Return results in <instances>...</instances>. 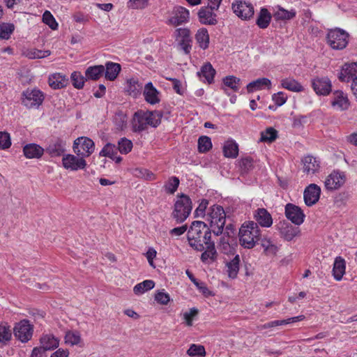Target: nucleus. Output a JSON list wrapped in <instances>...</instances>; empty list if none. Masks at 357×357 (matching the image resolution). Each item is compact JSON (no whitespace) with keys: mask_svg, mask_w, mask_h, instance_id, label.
<instances>
[{"mask_svg":"<svg viewBox=\"0 0 357 357\" xmlns=\"http://www.w3.org/2000/svg\"><path fill=\"white\" fill-rule=\"evenodd\" d=\"M179 183L178 178L176 176L170 177L164 185L165 192L171 195L174 194L176 191Z\"/></svg>","mask_w":357,"mask_h":357,"instance_id":"obj_52","label":"nucleus"},{"mask_svg":"<svg viewBox=\"0 0 357 357\" xmlns=\"http://www.w3.org/2000/svg\"><path fill=\"white\" fill-rule=\"evenodd\" d=\"M174 36L178 42L191 40L190 31L187 28H178L174 31Z\"/></svg>","mask_w":357,"mask_h":357,"instance_id":"obj_53","label":"nucleus"},{"mask_svg":"<svg viewBox=\"0 0 357 357\" xmlns=\"http://www.w3.org/2000/svg\"><path fill=\"white\" fill-rule=\"evenodd\" d=\"M105 67L102 65L89 66L85 71L86 79L98 80L104 74Z\"/></svg>","mask_w":357,"mask_h":357,"instance_id":"obj_34","label":"nucleus"},{"mask_svg":"<svg viewBox=\"0 0 357 357\" xmlns=\"http://www.w3.org/2000/svg\"><path fill=\"white\" fill-rule=\"evenodd\" d=\"M271 14L265 8H262L260 10L259 16L257 19L256 24L261 29H266L268 26L271 20Z\"/></svg>","mask_w":357,"mask_h":357,"instance_id":"obj_39","label":"nucleus"},{"mask_svg":"<svg viewBox=\"0 0 357 357\" xmlns=\"http://www.w3.org/2000/svg\"><path fill=\"white\" fill-rule=\"evenodd\" d=\"M73 151L84 158L90 156L95 150V144L92 139L86 137L76 139L73 144Z\"/></svg>","mask_w":357,"mask_h":357,"instance_id":"obj_6","label":"nucleus"},{"mask_svg":"<svg viewBox=\"0 0 357 357\" xmlns=\"http://www.w3.org/2000/svg\"><path fill=\"white\" fill-rule=\"evenodd\" d=\"M234 240L229 236L223 234L220 238V242L218 245V249L224 254L229 255L233 254L235 251Z\"/></svg>","mask_w":357,"mask_h":357,"instance_id":"obj_24","label":"nucleus"},{"mask_svg":"<svg viewBox=\"0 0 357 357\" xmlns=\"http://www.w3.org/2000/svg\"><path fill=\"white\" fill-rule=\"evenodd\" d=\"M223 84L232 89L234 91H238L241 85V79L235 76L229 75L223 78Z\"/></svg>","mask_w":357,"mask_h":357,"instance_id":"obj_50","label":"nucleus"},{"mask_svg":"<svg viewBox=\"0 0 357 357\" xmlns=\"http://www.w3.org/2000/svg\"><path fill=\"white\" fill-rule=\"evenodd\" d=\"M187 354L190 357H204L206 353L204 346L192 344L187 351Z\"/></svg>","mask_w":357,"mask_h":357,"instance_id":"obj_49","label":"nucleus"},{"mask_svg":"<svg viewBox=\"0 0 357 357\" xmlns=\"http://www.w3.org/2000/svg\"><path fill=\"white\" fill-rule=\"evenodd\" d=\"M212 148L211 139L207 136H201L198 139V151L200 153H206Z\"/></svg>","mask_w":357,"mask_h":357,"instance_id":"obj_54","label":"nucleus"},{"mask_svg":"<svg viewBox=\"0 0 357 357\" xmlns=\"http://www.w3.org/2000/svg\"><path fill=\"white\" fill-rule=\"evenodd\" d=\"M321 188L317 184L312 183L307 186L303 192L304 202L307 206L315 204L319 199Z\"/></svg>","mask_w":357,"mask_h":357,"instance_id":"obj_17","label":"nucleus"},{"mask_svg":"<svg viewBox=\"0 0 357 357\" xmlns=\"http://www.w3.org/2000/svg\"><path fill=\"white\" fill-rule=\"evenodd\" d=\"M142 88V84H140L137 79L131 78L128 79L126 91L129 95L134 98L137 97L141 93Z\"/></svg>","mask_w":357,"mask_h":357,"instance_id":"obj_38","label":"nucleus"},{"mask_svg":"<svg viewBox=\"0 0 357 357\" xmlns=\"http://www.w3.org/2000/svg\"><path fill=\"white\" fill-rule=\"evenodd\" d=\"M345 175L339 171H333L326 178L325 187L328 190H334L340 188L345 182Z\"/></svg>","mask_w":357,"mask_h":357,"instance_id":"obj_16","label":"nucleus"},{"mask_svg":"<svg viewBox=\"0 0 357 357\" xmlns=\"http://www.w3.org/2000/svg\"><path fill=\"white\" fill-rule=\"evenodd\" d=\"M281 86L293 92H301L304 90L303 86L298 81L291 77L282 79Z\"/></svg>","mask_w":357,"mask_h":357,"instance_id":"obj_37","label":"nucleus"},{"mask_svg":"<svg viewBox=\"0 0 357 357\" xmlns=\"http://www.w3.org/2000/svg\"><path fill=\"white\" fill-rule=\"evenodd\" d=\"M192 208V206L190 198L182 194L177 197L172 217L176 220V223H182L188 218L191 213Z\"/></svg>","mask_w":357,"mask_h":357,"instance_id":"obj_4","label":"nucleus"},{"mask_svg":"<svg viewBox=\"0 0 357 357\" xmlns=\"http://www.w3.org/2000/svg\"><path fill=\"white\" fill-rule=\"evenodd\" d=\"M132 148V142L126 137L121 138L118 142V149L122 154L128 153Z\"/></svg>","mask_w":357,"mask_h":357,"instance_id":"obj_58","label":"nucleus"},{"mask_svg":"<svg viewBox=\"0 0 357 357\" xmlns=\"http://www.w3.org/2000/svg\"><path fill=\"white\" fill-rule=\"evenodd\" d=\"M296 16L294 10H287L281 6H278V10L274 13V17L277 20H288Z\"/></svg>","mask_w":357,"mask_h":357,"instance_id":"obj_45","label":"nucleus"},{"mask_svg":"<svg viewBox=\"0 0 357 357\" xmlns=\"http://www.w3.org/2000/svg\"><path fill=\"white\" fill-rule=\"evenodd\" d=\"M206 250L201 255V260L204 263H208V260L213 261L217 257V252L215 248V243L213 241H209L204 244Z\"/></svg>","mask_w":357,"mask_h":357,"instance_id":"obj_32","label":"nucleus"},{"mask_svg":"<svg viewBox=\"0 0 357 357\" xmlns=\"http://www.w3.org/2000/svg\"><path fill=\"white\" fill-rule=\"evenodd\" d=\"M326 42L333 50H343L348 44L349 34L344 30L339 28L331 29L327 33Z\"/></svg>","mask_w":357,"mask_h":357,"instance_id":"obj_5","label":"nucleus"},{"mask_svg":"<svg viewBox=\"0 0 357 357\" xmlns=\"http://www.w3.org/2000/svg\"><path fill=\"white\" fill-rule=\"evenodd\" d=\"M23 153L27 158H40L44 153V149L34 143L28 144L24 146Z\"/></svg>","mask_w":357,"mask_h":357,"instance_id":"obj_26","label":"nucleus"},{"mask_svg":"<svg viewBox=\"0 0 357 357\" xmlns=\"http://www.w3.org/2000/svg\"><path fill=\"white\" fill-rule=\"evenodd\" d=\"M71 82L73 86L76 89H82L86 79V77H84L80 72L75 71L71 74L70 76Z\"/></svg>","mask_w":357,"mask_h":357,"instance_id":"obj_55","label":"nucleus"},{"mask_svg":"<svg viewBox=\"0 0 357 357\" xmlns=\"http://www.w3.org/2000/svg\"><path fill=\"white\" fill-rule=\"evenodd\" d=\"M213 9L209 6L202 7L198 12V17L202 24L215 25L218 21L216 15L213 13Z\"/></svg>","mask_w":357,"mask_h":357,"instance_id":"obj_21","label":"nucleus"},{"mask_svg":"<svg viewBox=\"0 0 357 357\" xmlns=\"http://www.w3.org/2000/svg\"><path fill=\"white\" fill-rule=\"evenodd\" d=\"M189 20V10L183 6H176L171 11L166 23L169 25L178 26L183 24L188 23Z\"/></svg>","mask_w":357,"mask_h":357,"instance_id":"obj_8","label":"nucleus"},{"mask_svg":"<svg viewBox=\"0 0 357 357\" xmlns=\"http://www.w3.org/2000/svg\"><path fill=\"white\" fill-rule=\"evenodd\" d=\"M147 126L157 127L161 122L162 114L159 112H145Z\"/></svg>","mask_w":357,"mask_h":357,"instance_id":"obj_47","label":"nucleus"},{"mask_svg":"<svg viewBox=\"0 0 357 357\" xmlns=\"http://www.w3.org/2000/svg\"><path fill=\"white\" fill-rule=\"evenodd\" d=\"M208 205V201L207 199H202L199 203L198 207L195 211V216L197 218L204 217L206 215L205 213L207 206Z\"/></svg>","mask_w":357,"mask_h":357,"instance_id":"obj_62","label":"nucleus"},{"mask_svg":"<svg viewBox=\"0 0 357 357\" xmlns=\"http://www.w3.org/2000/svg\"><path fill=\"white\" fill-rule=\"evenodd\" d=\"M285 215L289 220L296 225L303 224L305 217L303 210L293 204H287L285 206Z\"/></svg>","mask_w":357,"mask_h":357,"instance_id":"obj_14","label":"nucleus"},{"mask_svg":"<svg viewBox=\"0 0 357 357\" xmlns=\"http://www.w3.org/2000/svg\"><path fill=\"white\" fill-rule=\"evenodd\" d=\"M303 170L307 175L312 176L319 172L320 161L312 155H306L302 159Z\"/></svg>","mask_w":357,"mask_h":357,"instance_id":"obj_19","label":"nucleus"},{"mask_svg":"<svg viewBox=\"0 0 357 357\" xmlns=\"http://www.w3.org/2000/svg\"><path fill=\"white\" fill-rule=\"evenodd\" d=\"M346 261L341 257L335 259L333 268V275L335 280L340 281L345 274Z\"/></svg>","mask_w":357,"mask_h":357,"instance_id":"obj_27","label":"nucleus"},{"mask_svg":"<svg viewBox=\"0 0 357 357\" xmlns=\"http://www.w3.org/2000/svg\"><path fill=\"white\" fill-rule=\"evenodd\" d=\"M12 338L10 326L8 323L2 321L0 323V343L6 344Z\"/></svg>","mask_w":357,"mask_h":357,"instance_id":"obj_41","label":"nucleus"},{"mask_svg":"<svg viewBox=\"0 0 357 357\" xmlns=\"http://www.w3.org/2000/svg\"><path fill=\"white\" fill-rule=\"evenodd\" d=\"M155 286V282L151 280H146L136 284L134 287L133 291L135 294H142L145 291L152 289Z\"/></svg>","mask_w":357,"mask_h":357,"instance_id":"obj_48","label":"nucleus"},{"mask_svg":"<svg viewBox=\"0 0 357 357\" xmlns=\"http://www.w3.org/2000/svg\"><path fill=\"white\" fill-rule=\"evenodd\" d=\"M265 88H267L268 89L271 88V81L266 77L259 78L250 82L247 85V90L248 93L262 90Z\"/></svg>","mask_w":357,"mask_h":357,"instance_id":"obj_28","label":"nucleus"},{"mask_svg":"<svg viewBox=\"0 0 357 357\" xmlns=\"http://www.w3.org/2000/svg\"><path fill=\"white\" fill-rule=\"evenodd\" d=\"M215 73L211 63L207 62L202 66L200 71L197 72V75L199 78L204 77L206 82L211 84L213 82Z\"/></svg>","mask_w":357,"mask_h":357,"instance_id":"obj_33","label":"nucleus"},{"mask_svg":"<svg viewBox=\"0 0 357 357\" xmlns=\"http://www.w3.org/2000/svg\"><path fill=\"white\" fill-rule=\"evenodd\" d=\"M198 314V310L192 307L191 308L189 312H185L183 314V318L186 322V324L189 326H191L192 325V321L193 318L197 316Z\"/></svg>","mask_w":357,"mask_h":357,"instance_id":"obj_63","label":"nucleus"},{"mask_svg":"<svg viewBox=\"0 0 357 357\" xmlns=\"http://www.w3.org/2000/svg\"><path fill=\"white\" fill-rule=\"evenodd\" d=\"M287 99V96L284 92L280 91L274 93L272 96V100L275 102L277 106H282L284 105Z\"/></svg>","mask_w":357,"mask_h":357,"instance_id":"obj_64","label":"nucleus"},{"mask_svg":"<svg viewBox=\"0 0 357 357\" xmlns=\"http://www.w3.org/2000/svg\"><path fill=\"white\" fill-rule=\"evenodd\" d=\"M278 137V131L272 128H267L264 131L261 132L260 141L263 142L271 143Z\"/></svg>","mask_w":357,"mask_h":357,"instance_id":"obj_46","label":"nucleus"},{"mask_svg":"<svg viewBox=\"0 0 357 357\" xmlns=\"http://www.w3.org/2000/svg\"><path fill=\"white\" fill-rule=\"evenodd\" d=\"M338 78L342 82L354 84L357 80V63H347L343 65Z\"/></svg>","mask_w":357,"mask_h":357,"instance_id":"obj_13","label":"nucleus"},{"mask_svg":"<svg viewBox=\"0 0 357 357\" xmlns=\"http://www.w3.org/2000/svg\"><path fill=\"white\" fill-rule=\"evenodd\" d=\"M105 77L109 81H114L121 71V65L117 63L108 61L105 63Z\"/></svg>","mask_w":357,"mask_h":357,"instance_id":"obj_30","label":"nucleus"},{"mask_svg":"<svg viewBox=\"0 0 357 357\" xmlns=\"http://www.w3.org/2000/svg\"><path fill=\"white\" fill-rule=\"evenodd\" d=\"M195 40L201 49H207L209 45V35L207 29H199L195 34Z\"/></svg>","mask_w":357,"mask_h":357,"instance_id":"obj_36","label":"nucleus"},{"mask_svg":"<svg viewBox=\"0 0 357 357\" xmlns=\"http://www.w3.org/2000/svg\"><path fill=\"white\" fill-rule=\"evenodd\" d=\"M311 84L319 96H328L332 91V83L328 77H316L312 79Z\"/></svg>","mask_w":357,"mask_h":357,"instance_id":"obj_12","label":"nucleus"},{"mask_svg":"<svg viewBox=\"0 0 357 357\" xmlns=\"http://www.w3.org/2000/svg\"><path fill=\"white\" fill-rule=\"evenodd\" d=\"M224 156L229 158H236L238 155V145L234 140L225 142L223 146Z\"/></svg>","mask_w":357,"mask_h":357,"instance_id":"obj_35","label":"nucleus"},{"mask_svg":"<svg viewBox=\"0 0 357 357\" xmlns=\"http://www.w3.org/2000/svg\"><path fill=\"white\" fill-rule=\"evenodd\" d=\"M48 82L51 88L59 89L65 87L68 82V79L66 75L61 73H54L49 77Z\"/></svg>","mask_w":357,"mask_h":357,"instance_id":"obj_29","label":"nucleus"},{"mask_svg":"<svg viewBox=\"0 0 357 357\" xmlns=\"http://www.w3.org/2000/svg\"><path fill=\"white\" fill-rule=\"evenodd\" d=\"M332 107L337 111L347 110L350 107V101L348 98V95L342 91L337 90L333 93Z\"/></svg>","mask_w":357,"mask_h":357,"instance_id":"obj_15","label":"nucleus"},{"mask_svg":"<svg viewBox=\"0 0 357 357\" xmlns=\"http://www.w3.org/2000/svg\"><path fill=\"white\" fill-rule=\"evenodd\" d=\"M51 54L50 50H40L37 49H27L23 51L22 55L29 59H43Z\"/></svg>","mask_w":357,"mask_h":357,"instance_id":"obj_40","label":"nucleus"},{"mask_svg":"<svg viewBox=\"0 0 357 357\" xmlns=\"http://www.w3.org/2000/svg\"><path fill=\"white\" fill-rule=\"evenodd\" d=\"M127 116L123 112H117L114 116V122L119 130H123L127 123Z\"/></svg>","mask_w":357,"mask_h":357,"instance_id":"obj_56","label":"nucleus"},{"mask_svg":"<svg viewBox=\"0 0 357 357\" xmlns=\"http://www.w3.org/2000/svg\"><path fill=\"white\" fill-rule=\"evenodd\" d=\"M238 165L241 174H247L253 167V160L250 157L241 158L238 161Z\"/></svg>","mask_w":357,"mask_h":357,"instance_id":"obj_57","label":"nucleus"},{"mask_svg":"<svg viewBox=\"0 0 357 357\" xmlns=\"http://www.w3.org/2000/svg\"><path fill=\"white\" fill-rule=\"evenodd\" d=\"M43 100L44 95L38 89H27L22 93V102L27 108L38 107Z\"/></svg>","mask_w":357,"mask_h":357,"instance_id":"obj_9","label":"nucleus"},{"mask_svg":"<svg viewBox=\"0 0 357 357\" xmlns=\"http://www.w3.org/2000/svg\"><path fill=\"white\" fill-rule=\"evenodd\" d=\"M254 218L257 225L263 227H270L273 224V219L269 212L264 208H257L254 212Z\"/></svg>","mask_w":357,"mask_h":357,"instance_id":"obj_22","label":"nucleus"},{"mask_svg":"<svg viewBox=\"0 0 357 357\" xmlns=\"http://www.w3.org/2000/svg\"><path fill=\"white\" fill-rule=\"evenodd\" d=\"M59 340L52 335H45L40 338V347L38 349H43V354L45 351L52 350L59 346Z\"/></svg>","mask_w":357,"mask_h":357,"instance_id":"obj_31","label":"nucleus"},{"mask_svg":"<svg viewBox=\"0 0 357 357\" xmlns=\"http://www.w3.org/2000/svg\"><path fill=\"white\" fill-rule=\"evenodd\" d=\"M147 117L145 116V112L142 110L135 113L132 121V128L135 132H141L147 128Z\"/></svg>","mask_w":357,"mask_h":357,"instance_id":"obj_25","label":"nucleus"},{"mask_svg":"<svg viewBox=\"0 0 357 357\" xmlns=\"http://www.w3.org/2000/svg\"><path fill=\"white\" fill-rule=\"evenodd\" d=\"M66 142L61 138H56L51 141L46 148L47 153L51 157H58L63 155L66 151Z\"/></svg>","mask_w":357,"mask_h":357,"instance_id":"obj_20","label":"nucleus"},{"mask_svg":"<svg viewBox=\"0 0 357 357\" xmlns=\"http://www.w3.org/2000/svg\"><path fill=\"white\" fill-rule=\"evenodd\" d=\"M33 333V326L26 319L17 323L13 328V334L16 339L26 343L29 342Z\"/></svg>","mask_w":357,"mask_h":357,"instance_id":"obj_7","label":"nucleus"},{"mask_svg":"<svg viewBox=\"0 0 357 357\" xmlns=\"http://www.w3.org/2000/svg\"><path fill=\"white\" fill-rule=\"evenodd\" d=\"M11 146L10 134L7 132H0V149L4 150Z\"/></svg>","mask_w":357,"mask_h":357,"instance_id":"obj_61","label":"nucleus"},{"mask_svg":"<svg viewBox=\"0 0 357 357\" xmlns=\"http://www.w3.org/2000/svg\"><path fill=\"white\" fill-rule=\"evenodd\" d=\"M206 220L209 222L211 231L215 235L222 234L226 224V213L222 206L217 204L211 206L206 213Z\"/></svg>","mask_w":357,"mask_h":357,"instance_id":"obj_3","label":"nucleus"},{"mask_svg":"<svg viewBox=\"0 0 357 357\" xmlns=\"http://www.w3.org/2000/svg\"><path fill=\"white\" fill-rule=\"evenodd\" d=\"M143 96L146 102L154 105L160 102V92L151 82L146 83L143 88Z\"/></svg>","mask_w":357,"mask_h":357,"instance_id":"obj_18","label":"nucleus"},{"mask_svg":"<svg viewBox=\"0 0 357 357\" xmlns=\"http://www.w3.org/2000/svg\"><path fill=\"white\" fill-rule=\"evenodd\" d=\"M63 167L70 171L84 169L86 167L85 159L81 156H76L73 154H65L62 158Z\"/></svg>","mask_w":357,"mask_h":357,"instance_id":"obj_10","label":"nucleus"},{"mask_svg":"<svg viewBox=\"0 0 357 357\" xmlns=\"http://www.w3.org/2000/svg\"><path fill=\"white\" fill-rule=\"evenodd\" d=\"M43 22L47 24L52 29L56 30L58 27V24L56 22L53 15L49 11H45L43 15Z\"/></svg>","mask_w":357,"mask_h":357,"instance_id":"obj_60","label":"nucleus"},{"mask_svg":"<svg viewBox=\"0 0 357 357\" xmlns=\"http://www.w3.org/2000/svg\"><path fill=\"white\" fill-rule=\"evenodd\" d=\"M240 257L236 255L231 260L227 263L228 275L231 278H235L239 271Z\"/></svg>","mask_w":357,"mask_h":357,"instance_id":"obj_42","label":"nucleus"},{"mask_svg":"<svg viewBox=\"0 0 357 357\" xmlns=\"http://www.w3.org/2000/svg\"><path fill=\"white\" fill-rule=\"evenodd\" d=\"M261 245L266 255H275L278 251V247L269 238L261 239Z\"/></svg>","mask_w":357,"mask_h":357,"instance_id":"obj_44","label":"nucleus"},{"mask_svg":"<svg viewBox=\"0 0 357 357\" xmlns=\"http://www.w3.org/2000/svg\"><path fill=\"white\" fill-rule=\"evenodd\" d=\"M15 30V26L12 23L0 24V38L8 40Z\"/></svg>","mask_w":357,"mask_h":357,"instance_id":"obj_51","label":"nucleus"},{"mask_svg":"<svg viewBox=\"0 0 357 357\" xmlns=\"http://www.w3.org/2000/svg\"><path fill=\"white\" fill-rule=\"evenodd\" d=\"M64 339L65 343L70 346L78 345L82 341L80 333L77 331H67Z\"/></svg>","mask_w":357,"mask_h":357,"instance_id":"obj_43","label":"nucleus"},{"mask_svg":"<svg viewBox=\"0 0 357 357\" xmlns=\"http://www.w3.org/2000/svg\"><path fill=\"white\" fill-rule=\"evenodd\" d=\"M189 245L197 251H203L204 244L211 241V230L202 221H194L187 234Z\"/></svg>","mask_w":357,"mask_h":357,"instance_id":"obj_1","label":"nucleus"},{"mask_svg":"<svg viewBox=\"0 0 357 357\" xmlns=\"http://www.w3.org/2000/svg\"><path fill=\"white\" fill-rule=\"evenodd\" d=\"M234 13L240 18L247 20L254 15V7L250 2L236 0L232 3Z\"/></svg>","mask_w":357,"mask_h":357,"instance_id":"obj_11","label":"nucleus"},{"mask_svg":"<svg viewBox=\"0 0 357 357\" xmlns=\"http://www.w3.org/2000/svg\"><path fill=\"white\" fill-rule=\"evenodd\" d=\"M281 236L287 241H290L300 232L298 227L292 226L289 222H281L279 226Z\"/></svg>","mask_w":357,"mask_h":357,"instance_id":"obj_23","label":"nucleus"},{"mask_svg":"<svg viewBox=\"0 0 357 357\" xmlns=\"http://www.w3.org/2000/svg\"><path fill=\"white\" fill-rule=\"evenodd\" d=\"M117 154V148L114 144L107 143L102 149L100 153L101 156H105L108 158H113L114 155Z\"/></svg>","mask_w":357,"mask_h":357,"instance_id":"obj_59","label":"nucleus"},{"mask_svg":"<svg viewBox=\"0 0 357 357\" xmlns=\"http://www.w3.org/2000/svg\"><path fill=\"white\" fill-rule=\"evenodd\" d=\"M240 245L246 249L253 248L261 238V230L254 221L244 222L239 229Z\"/></svg>","mask_w":357,"mask_h":357,"instance_id":"obj_2","label":"nucleus"}]
</instances>
